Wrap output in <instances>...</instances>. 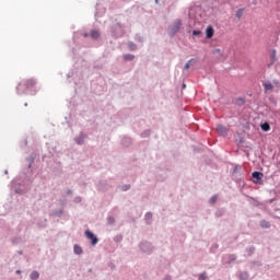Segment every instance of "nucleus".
Wrapping results in <instances>:
<instances>
[{"label":"nucleus","mask_w":280,"mask_h":280,"mask_svg":"<svg viewBox=\"0 0 280 280\" xmlns=\"http://www.w3.org/2000/svg\"><path fill=\"white\" fill-rule=\"evenodd\" d=\"M144 220H145V224H148V226L152 225V212H147L144 214Z\"/></svg>","instance_id":"obj_18"},{"label":"nucleus","mask_w":280,"mask_h":280,"mask_svg":"<svg viewBox=\"0 0 280 280\" xmlns=\"http://www.w3.org/2000/svg\"><path fill=\"white\" fill-rule=\"evenodd\" d=\"M272 83H273L278 89H280V82H279V80L273 79Z\"/></svg>","instance_id":"obj_46"},{"label":"nucleus","mask_w":280,"mask_h":280,"mask_svg":"<svg viewBox=\"0 0 280 280\" xmlns=\"http://www.w3.org/2000/svg\"><path fill=\"white\" fill-rule=\"evenodd\" d=\"M15 273H16V275H21V270H16Z\"/></svg>","instance_id":"obj_56"},{"label":"nucleus","mask_w":280,"mask_h":280,"mask_svg":"<svg viewBox=\"0 0 280 280\" xmlns=\"http://www.w3.org/2000/svg\"><path fill=\"white\" fill-rule=\"evenodd\" d=\"M250 180L252 183H254V185H264V173L259 171H254L252 173Z\"/></svg>","instance_id":"obj_6"},{"label":"nucleus","mask_w":280,"mask_h":280,"mask_svg":"<svg viewBox=\"0 0 280 280\" xmlns=\"http://www.w3.org/2000/svg\"><path fill=\"white\" fill-rule=\"evenodd\" d=\"M192 36H202V31H200V30H194V31H192Z\"/></svg>","instance_id":"obj_40"},{"label":"nucleus","mask_w":280,"mask_h":280,"mask_svg":"<svg viewBox=\"0 0 280 280\" xmlns=\"http://www.w3.org/2000/svg\"><path fill=\"white\" fill-rule=\"evenodd\" d=\"M247 255H254L255 254V246H249L246 248Z\"/></svg>","instance_id":"obj_36"},{"label":"nucleus","mask_w":280,"mask_h":280,"mask_svg":"<svg viewBox=\"0 0 280 280\" xmlns=\"http://www.w3.org/2000/svg\"><path fill=\"white\" fill-rule=\"evenodd\" d=\"M240 143H244V138H240Z\"/></svg>","instance_id":"obj_54"},{"label":"nucleus","mask_w":280,"mask_h":280,"mask_svg":"<svg viewBox=\"0 0 280 280\" xmlns=\"http://www.w3.org/2000/svg\"><path fill=\"white\" fill-rule=\"evenodd\" d=\"M163 280H172V276H165Z\"/></svg>","instance_id":"obj_49"},{"label":"nucleus","mask_w":280,"mask_h":280,"mask_svg":"<svg viewBox=\"0 0 280 280\" xmlns=\"http://www.w3.org/2000/svg\"><path fill=\"white\" fill-rule=\"evenodd\" d=\"M260 129L262 132H270V122L266 121L260 124Z\"/></svg>","instance_id":"obj_17"},{"label":"nucleus","mask_w":280,"mask_h":280,"mask_svg":"<svg viewBox=\"0 0 280 280\" xmlns=\"http://www.w3.org/2000/svg\"><path fill=\"white\" fill-rule=\"evenodd\" d=\"M188 16L190 19L189 25H191V21L194 23H200L202 19H205V10L200 5H194L189 9Z\"/></svg>","instance_id":"obj_2"},{"label":"nucleus","mask_w":280,"mask_h":280,"mask_svg":"<svg viewBox=\"0 0 280 280\" xmlns=\"http://www.w3.org/2000/svg\"><path fill=\"white\" fill-rule=\"evenodd\" d=\"M66 194H68V196H69V195H71V194H73V190L68 189V190L66 191Z\"/></svg>","instance_id":"obj_51"},{"label":"nucleus","mask_w":280,"mask_h":280,"mask_svg":"<svg viewBox=\"0 0 280 280\" xmlns=\"http://www.w3.org/2000/svg\"><path fill=\"white\" fill-rule=\"evenodd\" d=\"M182 89H187V84L183 83Z\"/></svg>","instance_id":"obj_53"},{"label":"nucleus","mask_w":280,"mask_h":280,"mask_svg":"<svg viewBox=\"0 0 280 280\" xmlns=\"http://www.w3.org/2000/svg\"><path fill=\"white\" fill-rule=\"evenodd\" d=\"M213 34H215V30H213V26L209 25L206 28V38L208 39L213 38Z\"/></svg>","instance_id":"obj_13"},{"label":"nucleus","mask_w":280,"mask_h":280,"mask_svg":"<svg viewBox=\"0 0 280 280\" xmlns=\"http://www.w3.org/2000/svg\"><path fill=\"white\" fill-rule=\"evenodd\" d=\"M98 191H106L108 190V182L106 179H102L96 185Z\"/></svg>","instance_id":"obj_11"},{"label":"nucleus","mask_w":280,"mask_h":280,"mask_svg":"<svg viewBox=\"0 0 280 280\" xmlns=\"http://www.w3.org/2000/svg\"><path fill=\"white\" fill-rule=\"evenodd\" d=\"M215 130L221 137H226V135H229V129L224 125H217Z\"/></svg>","instance_id":"obj_10"},{"label":"nucleus","mask_w":280,"mask_h":280,"mask_svg":"<svg viewBox=\"0 0 280 280\" xmlns=\"http://www.w3.org/2000/svg\"><path fill=\"white\" fill-rule=\"evenodd\" d=\"M74 202H75V205H80V202H82V197H80V196L75 197Z\"/></svg>","instance_id":"obj_45"},{"label":"nucleus","mask_w":280,"mask_h":280,"mask_svg":"<svg viewBox=\"0 0 280 280\" xmlns=\"http://www.w3.org/2000/svg\"><path fill=\"white\" fill-rule=\"evenodd\" d=\"M95 16H102V13H100V9H96Z\"/></svg>","instance_id":"obj_48"},{"label":"nucleus","mask_w":280,"mask_h":280,"mask_svg":"<svg viewBox=\"0 0 280 280\" xmlns=\"http://www.w3.org/2000/svg\"><path fill=\"white\" fill-rule=\"evenodd\" d=\"M198 280H207V272L200 273Z\"/></svg>","instance_id":"obj_44"},{"label":"nucleus","mask_w":280,"mask_h":280,"mask_svg":"<svg viewBox=\"0 0 280 280\" xmlns=\"http://www.w3.org/2000/svg\"><path fill=\"white\" fill-rule=\"evenodd\" d=\"M139 248L141 253H145V255H152V253H154V245L148 241L140 242Z\"/></svg>","instance_id":"obj_5"},{"label":"nucleus","mask_w":280,"mask_h":280,"mask_svg":"<svg viewBox=\"0 0 280 280\" xmlns=\"http://www.w3.org/2000/svg\"><path fill=\"white\" fill-rule=\"evenodd\" d=\"M73 253H74V255H82V253H83L82 247L80 245L75 244L73 246Z\"/></svg>","instance_id":"obj_23"},{"label":"nucleus","mask_w":280,"mask_h":280,"mask_svg":"<svg viewBox=\"0 0 280 280\" xmlns=\"http://www.w3.org/2000/svg\"><path fill=\"white\" fill-rule=\"evenodd\" d=\"M135 40L137 42V43H143V36H141V34H136L135 35Z\"/></svg>","instance_id":"obj_34"},{"label":"nucleus","mask_w":280,"mask_h":280,"mask_svg":"<svg viewBox=\"0 0 280 280\" xmlns=\"http://www.w3.org/2000/svg\"><path fill=\"white\" fill-rule=\"evenodd\" d=\"M18 255H23V250H19V252H18Z\"/></svg>","instance_id":"obj_55"},{"label":"nucleus","mask_w":280,"mask_h":280,"mask_svg":"<svg viewBox=\"0 0 280 280\" xmlns=\"http://www.w3.org/2000/svg\"><path fill=\"white\" fill-rule=\"evenodd\" d=\"M272 65H275V61H272V59H271V61L268 63V67L270 68V67H272Z\"/></svg>","instance_id":"obj_52"},{"label":"nucleus","mask_w":280,"mask_h":280,"mask_svg":"<svg viewBox=\"0 0 280 280\" xmlns=\"http://www.w3.org/2000/svg\"><path fill=\"white\" fill-rule=\"evenodd\" d=\"M222 215H224V210L223 209L217 210L215 218H222Z\"/></svg>","instance_id":"obj_39"},{"label":"nucleus","mask_w":280,"mask_h":280,"mask_svg":"<svg viewBox=\"0 0 280 280\" xmlns=\"http://www.w3.org/2000/svg\"><path fill=\"white\" fill-rule=\"evenodd\" d=\"M39 277H40V273L38 271H32L30 275L31 280H37L39 279Z\"/></svg>","instance_id":"obj_27"},{"label":"nucleus","mask_w":280,"mask_h":280,"mask_svg":"<svg viewBox=\"0 0 280 280\" xmlns=\"http://www.w3.org/2000/svg\"><path fill=\"white\" fill-rule=\"evenodd\" d=\"M62 213H65V210L63 209H56V210H52L50 215L52 218H62Z\"/></svg>","instance_id":"obj_15"},{"label":"nucleus","mask_w":280,"mask_h":280,"mask_svg":"<svg viewBox=\"0 0 280 280\" xmlns=\"http://www.w3.org/2000/svg\"><path fill=\"white\" fill-rule=\"evenodd\" d=\"M192 62H196V59L191 58L190 60H188L186 62V65L184 66V71H187V69H189V67H191Z\"/></svg>","instance_id":"obj_32"},{"label":"nucleus","mask_w":280,"mask_h":280,"mask_svg":"<svg viewBox=\"0 0 280 280\" xmlns=\"http://www.w3.org/2000/svg\"><path fill=\"white\" fill-rule=\"evenodd\" d=\"M240 279H241V280H247V279H248V273H247V272H242V273L240 275Z\"/></svg>","instance_id":"obj_42"},{"label":"nucleus","mask_w":280,"mask_h":280,"mask_svg":"<svg viewBox=\"0 0 280 280\" xmlns=\"http://www.w3.org/2000/svg\"><path fill=\"white\" fill-rule=\"evenodd\" d=\"M155 3H159V0H155Z\"/></svg>","instance_id":"obj_58"},{"label":"nucleus","mask_w":280,"mask_h":280,"mask_svg":"<svg viewBox=\"0 0 280 280\" xmlns=\"http://www.w3.org/2000/svg\"><path fill=\"white\" fill-rule=\"evenodd\" d=\"M85 237H88L91 241V246H97L100 243V238L90 230L85 231Z\"/></svg>","instance_id":"obj_8"},{"label":"nucleus","mask_w":280,"mask_h":280,"mask_svg":"<svg viewBox=\"0 0 280 280\" xmlns=\"http://www.w3.org/2000/svg\"><path fill=\"white\" fill-rule=\"evenodd\" d=\"M249 202L250 205H253V207H259V205H261V202H259V200H257L256 198L249 197Z\"/></svg>","instance_id":"obj_28"},{"label":"nucleus","mask_w":280,"mask_h":280,"mask_svg":"<svg viewBox=\"0 0 280 280\" xmlns=\"http://www.w3.org/2000/svg\"><path fill=\"white\" fill-rule=\"evenodd\" d=\"M67 78H73V72H69V73L67 74Z\"/></svg>","instance_id":"obj_50"},{"label":"nucleus","mask_w":280,"mask_h":280,"mask_svg":"<svg viewBox=\"0 0 280 280\" xmlns=\"http://www.w3.org/2000/svg\"><path fill=\"white\" fill-rule=\"evenodd\" d=\"M35 159H36V156L34 154H32L30 158L26 159V161L28 162V164H27L28 170L34 164Z\"/></svg>","instance_id":"obj_26"},{"label":"nucleus","mask_w":280,"mask_h":280,"mask_svg":"<svg viewBox=\"0 0 280 280\" xmlns=\"http://www.w3.org/2000/svg\"><path fill=\"white\" fill-rule=\"evenodd\" d=\"M122 59L126 61V62H132V60H135V55L132 54H125L122 56Z\"/></svg>","instance_id":"obj_22"},{"label":"nucleus","mask_w":280,"mask_h":280,"mask_svg":"<svg viewBox=\"0 0 280 280\" xmlns=\"http://www.w3.org/2000/svg\"><path fill=\"white\" fill-rule=\"evenodd\" d=\"M215 202H218V195H213V196L209 199V205H214Z\"/></svg>","instance_id":"obj_35"},{"label":"nucleus","mask_w":280,"mask_h":280,"mask_svg":"<svg viewBox=\"0 0 280 280\" xmlns=\"http://www.w3.org/2000/svg\"><path fill=\"white\" fill-rule=\"evenodd\" d=\"M235 259H237V256L235 254H230L226 256L225 264H233V261H235Z\"/></svg>","instance_id":"obj_20"},{"label":"nucleus","mask_w":280,"mask_h":280,"mask_svg":"<svg viewBox=\"0 0 280 280\" xmlns=\"http://www.w3.org/2000/svg\"><path fill=\"white\" fill-rule=\"evenodd\" d=\"M270 59L272 60V62H277V50L272 49L270 51Z\"/></svg>","instance_id":"obj_31"},{"label":"nucleus","mask_w":280,"mask_h":280,"mask_svg":"<svg viewBox=\"0 0 280 280\" xmlns=\"http://www.w3.org/2000/svg\"><path fill=\"white\" fill-rule=\"evenodd\" d=\"M212 54L217 56V58H224V52L220 48H215L212 50Z\"/></svg>","instance_id":"obj_21"},{"label":"nucleus","mask_w":280,"mask_h":280,"mask_svg":"<svg viewBox=\"0 0 280 280\" xmlns=\"http://www.w3.org/2000/svg\"><path fill=\"white\" fill-rule=\"evenodd\" d=\"M16 93L18 95H25V93L28 95H36V93H38V90L36 89V79H28L19 83Z\"/></svg>","instance_id":"obj_1"},{"label":"nucleus","mask_w":280,"mask_h":280,"mask_svg":"<svg viewBox=\"0 0 280 280\" xmlns=\"http://www.w3.org/2000/svg\"><path fill=\"white\" fill-rule=\"evenodd\" d=\"M120 143L121 145H124V148H130L132 143V138H130L129 136H124Z\"/></svg>","instance_id":"obj_12"},{"label":"nucleus","mask_w":280,"mask_h":280,"mask_svg":"<svg viewBox=\"0 0 280 280\" xmlns=\"http://www.w3.org/2000/svg\"><path fill=\"white\" fill-rule=\"evenodd\" d=\"M15 194H23V189L16 188V189H15Z\"/></svg>","instance_id":"obj_47"},{"label":"nucleus","mask_w":280,"mask_h":280,"mask_svg":"<svg viewBox=\"0 0 280 280\" xmlns=\"http://www.w3.org/2000/svg\"><path fill=\"white\" fill-rule=\"evenodd\" d=\"M232 178L235 183H242V180H244V175H242V173H234L232 174Z\"/></svg>","instance_id":"obj_16"},{"label":"nucleus","mask_w":280,"mask_h":280,"mask_svg":"<svg viewBox=\"0 0 280 280\" xmlns=\"http://www.w3.org/2000/svg\"><path fill=\"white\" fill-rule=\"evenodd\" d=\"M24 106H27V103H25Z\"/></svg>","instance_id":"obj_59"},{"label":"nucleus","mask_w":280,"mask_h":280,"mask_svg":"<svg viewBox=\"0 0 280 280\" xmlns=\"http://www.w3.org/2000/svg\"><path fill=\"white\" fill-rule=\"evenodd\" d=\"M110 32L114 38H121V36L125 34L124 25L119 22H116L114 25H112Z\"/></svg>","instance_id":"obj_4"},{"label":"nucleus","mask_w":280,"mask_h":280,"mask_svg":"<svg viewBox=\"0 0 280 280\" xmlns=\"http://www.w3.org/2000/svg\"><path fill=\"white\" fill-rule=\"evenodd\" d=\"M262 86L265 89V93H268V91H272V89H275V85H272L270 81H264Z\"/></svg>","instance_id":"obj_14"},{"label":"nucleus","mask_w":280,"mask_h":280,"mask_svg":"<svg viewBox=\"0 0 280 280\" xmlns=\"http://www.w3.org/2000/svg\"><path fill=\"white\" fill-rule=\"evenodd\" d=\"M150 135H152V131H151L150 129H147V130H144V131H142V132L140 133V137H141L142 139H148V137H150Z\"/></svg>","instance_id":"obj_24"},{"label":"nucleus","mask_w":280,"mask_h":280,"mask_svg":"<svg viewBox=\"0 0 280 280\" xmlns=\"http://www.w3.org/2000/svg\"><path fill=\"white\" fill-rule=\"evenodd\" d=\"M260 226L261 229H270V222L266 221V220H261L260 221Z\"/></svg>","instance_id":"obj_30"},{"label":"nucleus","mask_w":280,"mask_h":280,"mask_svg":"<svg viewBox=\"0 0 280 280\" xmlns=\"http://www.w3.org/2000/svg\"><path fill=\"white\" fill-rule=\"evenodd\" d=\"M240 170H242V166H240V165H236V166H234V168H233V171H232V174H238L240 172Z\"/></svg>","instance_id":"obj_41"},{"label":"nucleus","mask_w":280,"mask_h":280,"mask_svg":"<svg viewBox=\"0 0 280 280\" xmlns=\"http://www.w3.org/2000/svg\"><path fill=\"white\" fill-rule=\"evenodd\" d=\"M83 38H92V40H100V37L102 36V33L97 30H92L90 33H83L82 34Z\"/></svg>","instance_id":"obj_7"},{"label":"nucleus","mask_w":280,"mask_h":280,"mask_svg":"<svg viewBox=\"0 0 280 280\" xmlns=\"http://www.w3.org/2000/svg\"><path fill=\"white\" fill-rule=\"evenodd\" d=\"M4 174H8V170L4 171Z\"/></svg>","instance_id":"obj_57"},{"label":"nucleus","mask_w":280,"mask_h":280,"mask_svg":"<svg viewBox=\"0 0 280 280\" xmlns=\"http://www.w3.org/2000/svg\"><path fill=\"white\" fill-rule=\"evenodd\" d=\"M59 205L61 207H67V199H65V198L59 199Z\"/></svg>","instance_id":"obj_43"},{"label":"nucleus","mask_w":280,"mask_h":280,"mask_svg":"<svg viewBox=\"0 0 280 280\" xmlns=\"http://www.w3.org/2000/svg\"><path fill=\"white\" fill-rule=\"evenodd\" d=\"M86 139H89V135H86L85 132L81 131L79 133V136H77L74 138V142L77 143V145H84Z\"/></svg>","instance_id":"obj_9"},{"label":"nucleus","mask_w":280,"mask_h":280,"mask_svg":"<svg viewBox=\"0 0 280 280\" xmlns=\"http://www.w3.org/2000/svg\"><path fill=\"white\" fill-rule=\"evenodd\" d=\"M114 242H116V244H120V242H124V236L121 234H117L114 237Z\"/></svg>","instance_id":"obj_33"},{"label":"nucleus","mask_w":280,"mask_h":280,"mask_svg":"<svg viewBox=\"0 0 280 280\" xmlns=\"http://www.w3.org/2000/svg\"><path fill=\"white\" fill-rule=\"evenodd\" d=\"M127 47L130 51H136L137 44H135L133 42H128Z\"/></svg>","instance_id":"obj_29"},{"label":"nucleus","mask_w":280,"mask_h":280,"mask_svg":"<svg viewBox=\"0 0 280 280\" xmlns=\"http://www.w3.org/2000/svg\"><path fill=\"white\" fill-rule=\"evenodd\" d=\"M234 104L235 106H244V104H246V98L244 97L235 98Z\"/></svg>","instance_id":"obj_19"},{"label":"nucleus","mask_w":280,"mask_h":280,"mask_svg":"<svg viewBox=\"0 0 280 280\" xmlns=\"http://www.w3.org/2000/svg\"><path fill=\"white\" fill-rule=\"evenodd\" d=\"M130 187H131L130 184H125V185L120 186V189H121V191H129Z\"/></svg>","instance_id":"obj_38"},{"label":"nucleus","mask_w":280,"mask_h":280,"mask_svg":"<svg viewBox=\"0 0 280 280\" xmlns=\"http://www.w3.org/2000/svg\"><path fill=\"white\" fill-rule=\"evenodd\" d=\"M115 222H116L115 217H113V215L107 217V225L108 226H115Z\"/></svg>","instance_id":"obj_25"},{"label":"nucleus","mask_w":280,"mask_h":280,"mask_svg":"<svg viewBox=\"0 0 280 280\" xmlns=\"http://www.w3.org/2000/svg\"><path fill=\"white\" fill-rule=\"evenodd\" d=\"M242 16H244V9H238L236 11V19H242Z\"/></svg>","instance_id":"obj_37"},{"label":"nucleus","mask_w":280,"mask_h":280,"mask_svg":"<svg viewBox=\"0 0 280 280\" xmlns=\"http://www.w3.org/2000/svg\"><path fill=\"white\" fill-rule=\"evenodd\" d=\"M180 27H183V21L180 19H176L167 30V34L170 38H174L177 32H180Z\"/></svg>","instance_id":"obj_3"}]
</instances>
